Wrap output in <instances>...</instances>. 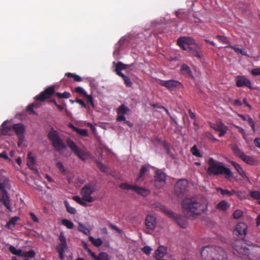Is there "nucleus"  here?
Returning <instances> with one entry per match:
<instances>
[{
  "label": "nucleus",
  "instance_id": "nucleus-1",
  "mask_svg": "<svg viewBox=\"0 0 260 260\" xmlns=\"http://www.w3.org/2000/svg\"><path fill=\"white\" fill-rule=\"evenodd\" d=\"M183 213L189 218L200 215L207 209L205 200L199 198H188L184 199L181 204Z\"/></svg>",
  "mask_w": 260,
  "mask_h": 260
},
{
  "label": "nucleus",
  "instance_id": "nucleus-2",
  "mask_svg": "<svg viewBox=\"0 0 260 260\" xmlns=\"http://www.w3.org/2000/svg\"><path fill=\"white\" fill-rule=\"evenodd\" d=\"M177 44L181 49L190 53L191 55L197 57L199 59H201L202 56L199 51L201 46L196 42L192 38L189 37H180L177 39Z\"/></svg>",
  "mask_w": 260,
  "mask_h": 260
},
{
  "label": "nucleus",
  "instance_id": "nucleus-3",
  "mask_svg": "<svg viewBox=\"0 0 260 260\" xmlns=\"http://www.w3.org/2000/svg\"><path fill=\"white\" fill-rule=\"evenodd\" d=\"M207 163L209 167L207 170V173L209 175H224L226 179H230L233 177V173L231 170L224 167L223 164L214 159L212 157H210Z\"/></svg>",
  "mask_w": 260,
  "mask_h": 260
},
{
  "label": "nucleus",
  "instance_id": "nucleus-4",
  "mask_svg": "<svg viewBox=\"0 0 260 260\" xmlns=\"http://www.w3.org/2000/svg\"><path fill=\"white\" fill-rule=\"evenodd\" d=\"M201 255L202 260H228L227 255L222 248L213 246L204 247Z\"/></svg>",
  "mask_w": 260,
  "mask_h": 260
},
{
  "label": "nucleus",
  "instance_id": "nucleus-5",
  "mask_svg": "<svg viewBox=\"0 0 260 260\" xmlns=\"http://www.w3.org/2000/svg\"><path fill=\"white\" fill-rule=\"evenodd\" d=\"M240 239H236L233 243L234 249L239 254L248 255L251 260H258L260 258V246H253L252 253L249 255V250L242 244Z\"/></svg>",
  "mask_w": 260,
  "mask_h": 260
},
{
  "label": "nucleus",
  "instance_id": "nucleus-6",
  "mask_svg": "<svg viewBox=\"0 0 260 260\" xmlns=\"http://www.w3.org/2000/svg\"><path fill=\"white\" fill-rule=\"evenodd\" d=\"M7 121H4L1 125L2 134L3 135H11L13 129L18 138V145L20 146L24 139L25 127L22 123L14 124L12 127L6 126Z\"/></svg>",
  "mask_w": 260,
  "mask_h": 260
},
{
  "label": "nucleus",
  "instance_id": "nucleus-7",
  "mask_svg": "<svg viewBox=\"0 0 260 260\" xmlns=\"http://www.w3.org/2000/svg\"><path fill=\"white\" fill-rule=\"evenodd\" d=\"M48 137L54 149L60 154H62V150L66 148V146L57 131L51 128L48 133Z\"/></svg>",
  "mask_w": 260,
  "mask_h": 260
},
{
  "label": "nucleus",
  "instance_id": "nucleus-8",
  "mask_svg": "<svg viewBox=\"0 0 260 260\" xmlns=\"http://www.w3.org/2000/svg\"><path fill=\"white\" fill-rule=\"evenodd\" d=\"M67 143L72 152L81 160L85 161L89 156V152L80 149L71 139H67Z\"/></svg>",
  "mask_w": 260,
  "mask_h": 260
},
{
  "label": "nucleus",
  "instance_id": "nucleus-9",
  "mask_svg": "<svg viewBox=\"0 0 260 260\" xmlns=\"http://www.w3.org/2000/svg\"><path fill=\"white\" fill-rule=\"evenodd\" d=\"M96 190V185L93 183L85 184L81 190V194L83 201L88 203L92 202L94 200L91 195Z\"/></svg>",
  "mask_w": 260,
  "mask_h": 260
},
{
  "label": "nucleus",
  "instance_id": "nucleus-10",
  "mask_svg": "<svg viewBox=\"0 0 260 260\" xmlns=\"http://www.w3.org/2000/svg\"><path fill=\"white\" fill-rule=\"evenodd\" d=\"M231 149L235 155L241 158L246 164L250 165L254 164L255 160L254 158L250 156L246 155L243 150L240 149L236 144H231Z\"/></svg>",
  "mask_w": 260,
  "mask_h": 260
},
{
  "label": "nucleus",
  "instance_id": "nucleus-11",
  "mask_svg": "<svg viewBox=\"0 0 260 260\" xmlns=\"http://www.w3.org/2000/svg\"><path fill=\"white\" fill-rule=\"evenodd\" d=\"M166 183V175L160 170L156 171L154 176V184L156 189L162 188Z\"/></svg>",
  "mask_w": 260,
  "mask_h": 260
},
{
  "label": "nucleus",
  "instance_id": "nucleus-12",
  "mask_svg": "<svg viewBox=\"0 0 260 260\" xmlns=\"http://www.w3.org/2000/svg\"><path fill=\"white\" fill-rule=\"evenodd\" d=\"M247 226L243 223L240 222L237 224L233 234L236 239L243 240L247 233Z\"/></svg>",
  "mask_w": 260,
  "mask_h": 260
},
{
  "label": "nucleus",
  "instance_id": "nucleus-13",
  "mask_svg": "<svg viewBox=\"0 0 260 260\" xmlns=\"http://www.w3.org/2000/svg\"><path fill=\"white\" fill-rule=\"evenodd\" d=\"M58 238L60 243L56 246V250L59 254L60 259H62L64 258V250L67 248L68 245L63 233L61 232L59 234Z\"/></svg>",
  "mask_w": 260,
  "mask_h": 260
},
{
  "label": "nucleus",
  "instance_id": "nucleus-14",
  "mask_svg": "<svg viewBox=\"0 0 260 260\" xmlns=\"http://www.w3.org/2000/svg\"><path fill=\"white\" fill-rule=\"evenodd\" d=\"M55 93L54 86H50L47 87L45 90L41 92L39 94L35 97V99L40 102H44L46 99H48Z\"/></svg>",
  "mask_w": 260,
  "mask_h": 260
},
{
  "label": "nucleus",
  "instance_id": "nucleus-15",
  "mask_svg": "<svg viewBox=\"0 0 260 260\" xmlns=\"http://www.w3.org/2000/svg\"><path fill=\"white\" fill-rule=\"evenodd\" d=\"M159 84L162 86H164L169 90H173L176 88H180L182 86L180 82L175 80H160Z\"/></svg>",
  "mask_w": 260,
  "mask_h": 260
},
{
  "label": "nucleus",
  "instance_id": "nucleus-16",
  "mask_svg": "<svg viewBox=\"0 0 260 260\" xmlns=\"http://www.w3.org/2000/svg\"><path fill=\"white\" fill-rule=\"evenodd\" d=\"M235 82L238 87H246L249 89H252L251 81L244 76H236Z\"/></svg>",
  "mask_w": 260,
  "mask_h": 260
},
{
  "label": "nucleus",
  "instance_id": "nucleus-17",
  "mask_svg": "<svg viewBox=\"0 0 260 260\" xmlns=\"http://www.w3.org/2000/svg\"><path fill=\"white\" fill-rule=\"evenodd\" d=\"M167 213L170 217L175 218L177 223L179 226L183 229H185L188 226L187 219L178 214L174 215V213L171 211H167Z\"/></svg>",
  "mask_w": 260,
  "mask_h": 260
},
{
  "label": "nucleus",
  "instance_id": "nucleus-18",
  "mask_svg": "<svg viewBox=\"0 0 260 260\" xmlns=\"http://www.w3.org/2000/svg\"><path fill=\"white\" fill-rule=\"evenodd\" d=\"M127 67L128 66H116L115 71L116 74L123 78L125 85L127 87H130L132 86V82H131L130 79L128 77L125 76L124 74L122 72V71L126 70Z\"/></svg>",
  "mask_w": 260,
  "mask_h": 260
},
{
  "label": "nucleus",
  "instance_id": "nucleus-19",
  "mask_svg": "<svg viewBox=\"0 0 260 260\" xmlns=\"http://www.w3.org/2000/svg\"><path fill=\"white\" fill-rule=\"evenodd\" d=\"M0 189L2 190V200L4 206L7 209L11 211V205L9 194L7 190L4 188V186L3 184H0Z\"/></svg>",
  "mask_w": 260,
  "mask_h": 260
},
{
  "label": "nucleus",
  "instance_id": "nucleus-20",
  "mask_svg": "<svg viewBox=\"0 0 260 260\" xmlns=\"http://www.w3.org/2000/svg\"><path fill=\"white\" fill-rule=\"evenodd\" d=\"M187 186V181L185 179H181L176 183L175 189L179 194H183L186 191Z\"/></svg>",
  "mask_w": 260,
  "mask_h": 260
},
{
  "label": "nucleus",
  "instance_id": "nucleus-21",
  "mask_svg": "<svg viewBox=\"0 0 260 260\" xmlns=\"http://www.w3.org/2000/svg\"><path fill=\"white\" fill-rule=\"evenodd\" d=\"M149 170L146 165L141 166L137 177L135 179V184H141L145 178V175Z\"/></svg>",
  "mask_w": 260,
  "mask_h": 260
},
{
  "label": "nucleus",
  "instance_id": "nucleus-22",
  "mask_svg": "<svg viewBox=\"0 0 260 260\" xmlns=\"http://www.w3.org/2000/svg\"><path fill=\"white\" fill-rule=\"evenodd\" d=\"M156 224L155 217L151 215H148L145 219V225L150 230H154Z\"/></svg>",
  "mask_w": 260,
  "mask_h": 260
},
{
  "label": "nucleus",
  "instance_id": "nucleus-23",
  "mask_svg": "<svg viewBox=\"0 0 260 260\" xmlns=\"http://www.w3.org/2000/svg\"><path fill=\"white\" fill-rule=\"evenodd\" d=\"M127 44V41L125 39H121L116 45V49L113 52L115 57H118L120 51Z\"/></svg>",
  "mask_w": 260,
  "mask_h": 260
},
{
  "label": "nucleus",
  "instance_id": "nucleus-24",
  "mask_svg": "<svg viewBox=\"0 0 260 260\" xmlns=\"http://www.w3.org/2000/svg\"><path fill=\"white\" fill-rule=\"evenodd\" d=\"M140 184H135L134 191L138 193L139 195L142 196L144 197L149 196L151 193V191L145 187H140Z\"/></svg>",
  "mask_w": 260,
  "mask_h": 260
},
{
  "label": "nucleus",
  "instance_id": "nucleus-25",
  "mask_svg": "<svg viewBox=\"0 0 260 260\" xmlns=\"http://www.w3.org/2000/svg\"><path fill=\"white\" fill-rule=\"evenodd\" d=\"M167 249L165 246H160L155 251V255L156 258L159 260L161 259L166 255Z\"/></svg>",
  "mask_w": 260,
  "mask_h": 260
},
{
  "label": "nucleus",
  "instance_id": "nucleus-26",
  "mask_svg": "<svg viewBox=\"0 0 260 260\" xmlns=\"http://www.w3.org/2000/svg\"><path fill=\"white\" fill-rule=\"evenodd\" d=\"M91 257L94 260H110L109 254L105 252H101L98 255H96L94 252Z\"/></svg>",
  "mask_w": 260,
  "mask_h": 260
},
{
  "label": "nucleus",
  "instance_id": "nucleus-27",
  "mask_svg": "<svg viewBox=\"0 0 260 260\" xmlns=\"http://www.w3.org/2000/svg\"><path fill=\"white\" fill-rule=\"evenodd\" d=\"M210 127L216 132H220L228 127L221 121H218L216 123L210 124Z\"/></svg>",
  "mask_w": 260,
  "mask_h": 260
},
{
  "label": "nucleus",
  "instance_id": "nucleus-28",
  "mask_svg": "<svg viewBox=\"0 0 260 260\" xmlns=\"http://www.w3.org/2000/svg\"><path fill=\"white\" fill-rule=\"evenodd\" d=\"M226 48H230L234 50V51L237 53L240 54L242 55H247V51L246 49H243L241 46V47H239V46H232V45H229Z\"/></svg>",
  "mask_w": 260,
  "mask_h": 260
},
{
  "label": "nucleus",
  "instance_id": "nucleus-29",
  "mask_svg": "<svg viewBox=\"0 0 260 260\" xmlns=\"http://www.w3.org/2000/svg\"><path fill=\"white\" fill-rule=\"evenodd\" d=\"M230 207V204L226 201L222 200L216 205V208L220 211H225Z\"/></svg>",
  "mask_w": 260,
  "mask_h": 260
},
{
  "label": "nucleus",
  "instance_id": "nucleus-30",
  "mask_svg": "<svg viewBox=\"0 0 260 260\" xmlns=\"http://www.w3.org/2000/svg\"><path fill=\"white\" fill-rule=\"evenodd\" d=\"M232 165L233 166V167L235 168V169L237 170L238 173L239 174V175L244 179L247 178V176L245 173V172L243 171L241 167L237 162L235 161L232 162Z\"/></svg>",
  "mask_w": 260,
  "mask_h": 260
},
{
  "label": "nucleus",
  "instance_id": "nucleus-31",
  "mask_svg": "<svg viewBox=\"0 0 260 260\" xmlns=\"http://www.w3.org/2000/svg\"><path fill=\"white\" fill-rule=\"evenodd\" d=\"M27 165L29 168H30L31 170H33L35 171L36 172H38L37 170L35 169L34 168V166L35 164V159L34 158V157L32 156V154L31 152H29L27 154Z\"/></svg>",
  "mask_w": 260,
  "mask_h": 260
},
{
  "label": "nucleus",
  "instance_id": "nucleus-32",
  "mask_svg": "<svg viewBox=\"0 0 260 260\" xmlns=\"http://www.w3.org/2000/svg\"><path fill=\"white\" fill-rule=\"evenodd\" d=\"M20 218L19 216L13 217L6 224V228L11 229L12 227H14L16 222L20 220Z\"/></svg>",
  "mask_w": 260,
  "mask_h": 260
},
{
  "label": "nucleus",
  "instance_id": "nucleus-33",
  "mask_svg": "<svg viewBox=\"0 0 260 260\" xmlns=\"http://www.w3.org/2000/svg\"><path fill=\"white\" fill-rule=\"evenodd\" d=\"M181 73L186 76L193 78L192 72L188 66H182L180 69Z\"/></svg>",
  "mask_w": 260,
  "mask_h": 260
},
{
  "label": "nucleus",
  "instance_id": "nucleus-34",
  "mask_svg": "<svg viewBox=\"0 0 260 260\" xmlns=\"http://www.w3.org/2000/svg\"><path fill=\"white\" fill-rule=\"evenodd\" d=\"M78 230L79 232L83 233L86 235H89L90 234V230L87 228L83 224L79 223Z\"/></svg>",
  "mask_w": 260,
  "mask_h": 260
},
{
  "label": "nucleus",
  "instance_id": "nucleus-35",
  "mask_svg": "<svg viewBox=\"0 0 260 260\" xmlns=\"http://www.w3.org/2000/svg\"><path fill=\"white\" fill-rule=\"evenodd\" d=\"M72 127L74 131L82 136H87L88 135V131L86 129L79 128L73 125H72Z\"/></svg>",
  "mask_w": 260,
  "mask_h": 260
},
{
  "label": "nucleus",
  "instance_id": "nucleus-36",
  "mask_svg": "<svg viewBox=\"0 0 260 260\" xmlns=\"http://www.w3.org/2000/svg\"><path fill=\"white\" fill-rule=\"evenodd\" d=\"M89 240L96 247H99L103 244V241L100 238L95 239L92 236H89Z\"/></svg>",
  "mask_w": 260,
  "mask_h": 260
},
{
  "label": "nucleus",
  "instance_id": "nucleus-37",
  "mask_svg": "<svg viewBox=\"0 0 260 260\" xmlns=\"http://www.w3.org/2000/svg\"><path fill=\"white\" fill-rule=\"evenodd\" d=\"M129 110V108L124 105H121L117 109V115L125 114Z\"/></svg>",
  "mask_w": 260,
  "mask_h": 260
},
{
  "label": "nucleus",
  "instance_id": "nucleus-38",
  "mask_svg": "<svg viewBox=\"0 0 260 260\" xmlns=\"http://www.w3.org/2000/svg\"><path fill=\"white\" fill-rule=\"evenodd\" d=\"M10 251L13 254L18 256H22V251L21 249H16V248L13 246H10L9 247Z\"/></svg>",
  "mask_w": 260,
  "mask_h": 260
},
{
  "label": "nucleus",
  "instance_id": "nucleus-39",
  "mask_svg": "<svg viewBox=\"0 0 260 260\" xmlns=\"http://www.w3.org/2000/svg\"><path fill=\"white\" fill-rule=\"evenodd\" d=\"M61 223L69 229H72L74 228V223L70 220L66 219L61 220Z\"/></svg>",
  "mask_w": 260,
  "mask_h": 260
},
{
  "label": "nucleus",
  "instance_id": "nucleus-40",
  "mask_svg": "<svg viewBox=\"0 0 260 260\" xmlns=\"http://www.w3.org/2000/svg\"><path fill=\"white\" fill-rule=\"evenodd\" d=\"M135 185H131V184H128L126 183H122L120 185V187L121 189H125V190H132L133 191L135 189Z\"/></svg>",
  "mask_w": 260,
  "mask_h": 260
},
{
  "label": "nucleus",
  "instance_id": "nucleus-41",
  "mask_svg": "<svg viewBox=\"0 0 260 260\" xmlns=\"http://www.w3.org/2000/svg\"><path fill=\"white\" fill-rule=\"evenodd\" d=\"M64 205L67 211L71 214H75L77 212L76 210L70 206L68 201H64Z\"/></svg>",
  "mask_w": 260,
  "mask_h": 260
},
{
  "label": "nucleus",
  "instance_id": "nucleus-42",
  "mask_svg": "<svg viewBox=\"0 0 260 260\" xmlns=\"http://www.w3.org/2000/svg\"><path fill=\"white\" fill-rule=\"evenodd\" d=\"M191 153L196 156L201 157L202 156L197 146L194 145L190 149Z\"/></svg>",
  "mask_w": 260,
  "mask_h": 260
},
{
  "label": "nucleus",
  "instance_id": "nucleus-43",
  "mask_svg": "<svg viewBox=\"0 0 260 260\" xmlns=\"http://www.w3.org/2000/svg\"><path fill=\"white\" fill-rule=\"evenodd\" d=\"M216 38L220 42L222 43L223 44L228 45L230 44V41L225 36L217 35Z\"/></svg>",
  "mask_w": 260,
  "mask_h": 260
},
{
  "label": "nucleus",
  "instance_id": "nucleus-44",
  "mask_svg": "<svg viewBox=\"0 0 260 260\" xmlns=\"http://www.w3.org/2000/svg\"><path fill=\"white\" fill-rule=\"evenodd\" d=\"M55 95L59 98L62 99H69L71 96V94L67 91H64L62 93H60L59 92H56L55 93Z\"/></svg>",
  "mask_w": 260,
  "mask_h": 260
},
{
  "label": "nucleus",
  "instance_id": "nucleus-45",
  "mask_svg": "<svg viewBox=\"0 0 260 260\" xmlns=\"http://www.w3.org/2000/svg\"><path fill=\"white\" fill-rule=\"evenodd\" d=\"M217 191L220 192L223 197H231L230 190L227 189H223L221 188L218 187L216 189Z\"/></svg>",
  "mask_w": 260,
  "mask_h": 260
},
{
  "label": "nucleus",
  "instance_id": "nucleus-46",
  "mask_svg": "<svg viewBox=\"0 0 260 260\" xmlns=\"http://www.w3.org/2000/svg\"><path fill=\"white\" fill-rule=\"evenodd\" d=\"M36 255L35 252L33 250H30L28 251L23 252L22 253V256L27 257V258H32L35 257Z\"/></svg>",
  "mask_w": 260,
  "mask_h": 260
},
{
  "label": "nucleus",
  "instance_id": "nucleus-47",
  "mask_svg": "<svg viewBox=\"0 0 260 260\" xmlns=\"http://www.w3.org/2000/svg\"><path fill=\"white\" fill-rule=\"evenodd\" d=\"M150 105L153 107V108H159V109H164L165 110V111L166 112V113L171 116V115H170V113L169 112V111H168V110L165 107L162 106H161V105H159V104H151Z\"/></svg>",
  "mask_w": 260,
  "mask_h": 260
},
{
  "label": "nucleus",
  "instance_id": "nucleus-48",
  "mask_svg": "<svg viewBox=\"0 0 260 260\" xmlns=\"http://www.w3.org/2000/svg\"><path fill=\"white\" fill-rule=\"evenodd\" d=\"M73 199L74 201L82 206H85L86 205V204L84 202V201H83L79 196H74L73 197Z\"/></svg>",
  "mask_w": 260,
  "mask_h": 260
},
{
  "label": "nucleus",
  "instance_id": "nucleus-49",
  "mask_svg": "<svg viewBox=\"0 0 260 260\" xmlns=\"http://www.w3.org/2000/svg\"><path fill=\"white\" fill-rule=\"evenodd\" d=\"M35 105L34 103L29 104L26 108V111H28L30 114L36 115L37 113L34 110V108L35 107Z\"/></svg>",
  "mask_w": 260,
  "mask_h": 260
},
{
  "label": "nucleus",
  "instance_id": "nucleus-50",
  "mask_svg": "<svg viewBox=\"0 0 260 260\" xmlns=\"http://www.w3.org/2000/svg\"><path fill=\"white\" fill-rule=\"evenodd\" d=\"M250 194L251 197L254 199L259 200L260 199V192L258 191H252Z\"/></svg>",
  "mask_w": 260,
  "mask_h": 260
},
{
  "label": "nucleus",
  "instance_id": "nucleus-51",
  "mask_svg": "<svg viewBox=\"0 0 260 260\" xmlns=\"http://www.w3.org/2000/svg\"><path fill=\"white\" fill-rule=\"evenodd\" d=\"M84 96L86 98V102L89 103L92 107H94V105L92 96L86 94Z\"/></svg>",
  "mask_w": 260,
  "mask_h": 260
},
{
  "label": "nucleus",
  "instance_id": "nucleus-52",
  "mask_svg": "<svg viewBox=\"0 0 260 260\" xmlns=\"http://www.w3.org/2000/svg\"><path fill=\"white\" fill-rule=\"evenodd\" d=\"M56 167L62 173H66V171L64 168L63 164L61 162L59 161L56 164Z\"/></svg>",
  "mask_w": 260,
  "mask_h": 260
},
{
  "label": "nucleus",
  "instance_id": "nucleus-53",
  "mask_svg": "<svg viewBox=\"0 0 260 260\" xmlns=\"http://www.w3.org/2000/svg\"><path fill=\"white\" fill-rule=\"evenodd\" d=\"M88 82H89V85L91 87L96 88L98 86V83L93 78H89L88 79Z\"/></svg>",
  "mask_w": 260,
  "mask_h": 260
},
{
  "label": "nucleus",
  "instance_id": "nucleus-54",
  "mask_svg": "<svg viewBox=\"0 0 260 260\" xmlns=\"http://www.w3.org/2000/svg\"><path fill=\"white\" fill-rule=\"evenodd\" d=\"M97 166L98 168L103 172H106L107 168L105 165L101 162H97Z\"/></svg>",
  "mask_w": 260,
  "mask_h": 260
},
{
  "label": "nucleus",
  "instance_id": "nucleus-55",
  "mask_svg": "<svg viewBox=\"0 0 260 260\" xmlns=\"http://www.w3.org/2000/svg\"><path fill=\"white\" fill-rule=\"evenodd\" d=\"M75 92L80 93V94L85 96L87 93L81 87H77L75 88Z\"/></svg>",
  "mask_w": 260,
  "mask_h": 260
},
{
  "label": "nucleus",
  "instance_id": "nucleus-56",
  "mask_svg": "<svg viewBox=\"0 0 260 260\" xmlns=\"http://www.w3.org/2000/svg\"><path fill=\"white\" fill-rule=\"evenodd\" d=\"M243 213L240 210H236L233 213L234 218L238 219L242 216Z\"/></svg>",
  "mask_w": 260,
  "mask_h": 260
},
{
  "label": "nucleus",
  "instance_id": "nucleus-57",
  "mask_svg": "<svg viewBox=\"0 0 260 260\" xmlns=\"http://www.w3.org/2000/svg\"><path fill=\"white\" fill-rule=\"evenodd\" d=\"M82 245H83V247L84 248V249L87 251V252H88V253L91 256H92V253H93L94 252H92L90 249H89L88 247V245L85 242H82Z\"/></svg>",
  "mask_w": 260,
  "mask_h": 260
},
{
  "label": "nucleus",
  "instance_id": "nucleus-58",
  "mask_svg": "<svg viewBox=\"0 0 260 260\" xmlns=\"http://www.w3.org/2000/svg\"><path fill=\"white\" fill-rule=\"evenodd\" d=\"M142 250L145 254L149 255L152 251V248L148 246H145L142 248Z\"/></svg>",
  "mask_w": 260,
  "mask_h": 260
},
{
  "label": "nucleus",
  "instance_id": "nucleus-59",
  "mask_svg": "<svg viewBox=\"0 0 260 260\" xmlns=\"http://www.w3.org/2000/svg\"><path fill=\"white\" fill-rule=\"evenodd\" d=\"M251 73L253 76H260V68H256L252 70Z\"/></svg>",
  "mask_w": 260,
  "mask_h": 260
},
{
  "label": "nucleus",
  "instance_id": "nucleus-60",
  "mask_svg": "<svg viewBox=\"0 0 260 260\" xmlns=\"http://www.w3.org/2000/svg\"><path fill=\"white\" fill-rule=\"evenodd\" d=\"M247 121L249 125L251 127L253 131H254V122L252 118L248 116Z\"/></svg>",
  "mask_w": 260,
  "mask_h": 260
},
{
  "label": "nucleus",
  "instance_id": "nucleus-61",
  "mask_svg": "<svg viewBox=\"0 0 260 260\" xmlns=\"http://www.w3.org/2000/svg\"><path fill=\"white\" fill-rule=\"evenodd\" d=\"M29 215L30 216L31 219L33 220V221H34L35 222H38L39 221L38 217L36 216V215L34 213L30 212L29 213Z\"/></svg>",
  "mask_w": 260,
  "mask_h": 260
},
{
  "label": "nucleus",
  "instance_id": "nucleus-62",
  "mask_svg": "<svg viewBox=\"0 0 260 260\" xmlns=\"http://www.w3.org/2000/svg\"><path fill=\"white\" fill-rule=\"evenodd\" d=\"M110 227L113 229V230H115L116 231H117L119 233L121 234L123 232L122 230H121V229H119L117 226L113 225V224H110L109 225Z\"/></svg>",
  "mask_w": 260,
  "mask_h": 260
},
{
  "label": "nucleus",
  "instance_id": "nucleus-63",
  "mask_svg": "<svg viewBox=\"0 0 260 260\" xmlns=\"http://www.w3.org/2000/svg\"><path fill=\"white\" fill-rule=\"evenodd\" d=\"M125 120H126V119H125V117L124 115H122V114L117 115V121H125Z\"/></svg>",
  "mask_w": 260,
  "mask_h": 260
},
{
  "label": "nucleus",
  "instance_id": "nucleus-64",
  "mask_svg": "<svg viewBox=\"0 0 260 260\" xmlns=\"http://www.w3.org/2000/svg\"><path fill=\"white\" fill-rule=\"evenodd\" d=\"M255 146L260 149V138H256L254 140Z\"/></svg>",
  "mask_w": 260,
  "mask_h": 260
}]
</instances>
